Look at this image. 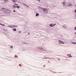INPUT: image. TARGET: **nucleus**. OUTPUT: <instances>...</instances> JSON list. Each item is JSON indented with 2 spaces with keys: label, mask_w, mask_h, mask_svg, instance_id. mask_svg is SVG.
Here are the masks:
<instances>
[{
  "label": "nucleus",
  "mask_w": 76,
  "mask_h": 76,
  "mask_svg": "<svg viewBox=\"0 0 76 76\" xmlns=\"http://www.w3.org/2000/svg\"><path fill=\"white\" fill-rule=\"evenodd\" d=\"M15 57H16V58H17L18 57V56L16 55H15Z\"/></svg>",
  "instance_id": "nucleus-18"
},
{
  "label": "nucleus",
  "mask_w": 76,
  "mask_h": 76,
  "mask_svg": "<svg viewBox=\"0 0 76 76\" xmlns=\"http://www.w3.org/2000/svg\"><path fill=\"white\" fill-rule=\"evenodd\" d=\"M13 27L12 26H10V28H12Z\"/></svg>",
  "instance_id": "nucleus-16"
},
{
  "label": "nucleus",
  "mask_w": 76,
  "mask_h": 76,
  "mask_svg": "<svg viewBox=\"0 0 76 76\" xmlns=\"http://www.w3.org/2000/svg\"><path fill=\"white\" fill-rule=\"evenodd\" d=\"M67 56H69V57H72V55H71V54H68L67 55Z\"/></svg>",
  "instance_id": "nucleus-1"
},
{
  "label": "nucleus",
  "mask_w": 76,
  "mask_h": 76,
  "mask_svg": "<svg viewBox=\"0 0 76 76\" xmlns=\"http://www.w3.org/2000/svg\"><path fill=\"white\" fill-rule=\"evenodd\" d=\"M13 12H16L15 11V10H13Z\"/></svg>",
  "instance_id": "nucleus-23"
},
{
  "label": "nucleus",
  "mask_w": 76,
  "mask_h": 76,
  "mask_svg": "<svg viewBox=\"0 0 76 76\" xmlns=\"http://www.w3.org/2000/svg\"><path fill=\"white\" fill-rule=\"evenodd\" d=\"M0 25H1V26L3 25V26H5V25L4 24H0Z\"/></svg>",
  "instance_id": "nucleus-14"
},
{
  "label": "nucleus",
  "mask_w": 76,
  "mask_h": 76,
  "mask_svg": "<svg viewBox=\"0 0 76 76\" xmlns=\"http://www.w3.org/2000/svg\"><path fill=\"white\" fill-rule=\"evenodd\" d=\"M9 10H6V12H7V11H9Z\"/></svg>",
  "instance_id": "nucleus-20"
},
{
  "label": "nucleus",
  "mask_w": 76,
  "mask_h": 76,
  "mask_svg": "<svg viewBox=\"0 0 76 76\" xmlns=\"http://www.w3.org/2000/svg\"><path fill=\"white\" fill-rule=\"evenodd\" d=\"M39 14L37 13L36 14V16H39Z\"/></svg>",
  "instance_id": "nucleus-2"
},
{
  "label": "nucleus",
  "mask_w": 76,
  "mask_h": 76,
  "mask_svg": "<svg viewBox=\"0 0 76 76\" xmlns=\"http://www.w3.org/2000/svg\"><path fill=\"white\" fill-rule=\"evenodd\" d=\"M24 4V5H25V6H26V5H25V4Z\"/></svg>",
  "instance_id": "nucleus-31"
},
{
  "label": "nucleus",
  "mask_w": 76,
  "mask_h": 76,
  "mask_svg": "<svg viewBox=\"0 0 76 76\" xmlns=\"http://www.w3.org/2000/svg\"><path fill=\"white\" fill-rule=\"evenodd\" d=\"M44 67H45V65H44Z\"/></svg>",
  "instance_id": "nucleus-32"
},
{
  "label": "nucleus",
  "mask_w": 76,
  "mask_h": 76,
  "mask_svg": "<svg viewBox=\"0 0 76 76\" xmlns=\"http://www.w3.org/2000/svg\"><path fill=\"white\" fill-rule=\"evenodd\" d=\"M74 29H75V30H76V27H75V28H74Z\"/></svg>",
  "instance_id": "nucleus-22"
},
{
  "label": "nucleus",
  "mask_w": 76,
  "mask_h": 76,
  "mask_svg": "<svg viewBox=\"0 0 76 76\" xmlns=\"http://www.w3.org/2000/svg\"><path fill=\"white\" fill-rule=\"evenodd\" d=\"M13 28H15L16 27H17V26L16 25H14V26H13Z\"/></svg>",
  "instance_id": "nucleus-8"
},
{
  "label": "nucleus",
  "mask_w": 76,
  "mask_h": 76,
  "mask_svg": "<svg viewBox=\"0 0 76 76\" xmlns=\"http://www.w3.org/2000/svg\"><path fill=\"white\" fill-rule=\"evenodd\" d=\"M56 25V24L55 23L53 25V26H55Z\"/></svg>",
  "instance_id": "nucleus-13"
},
{
  "label": "nucleus",
  "mask_w": 76,
  "mask_h": 76,
  "mask_svg": "<svg viewBox=\"0 0 76 76\" xmlns=\"http://www.w3.org/2000/svg\"><path fill=\"white\" fill-rule=\"evenodd\" d=\"M26 6L27 7H28V5H26Z\"/></svg>",
  "instance_id": "nucleus-21"
},
{
  "label": "nucleus",
  "mask_w": 76,
  "mask_h": 76,
  "mask_svg": "<svg viewBox=\"0 0 76 76\" xmlns=\"http://www.w3.org/2000/svg\"><path fill=\"white\" fill-rule=\"evenodd\" d=\"M5 9V8H2L1 9V11H2V10H4Z\"/></svg>",
  "instance_id": "nucleus-3"
},
{
  "label": "nucleus",
  "mask_w": 76,
  "mask_h": 76,
  "mask_svg": "<svg viewBox=\"0 0 76 76\" xmlns=\"http://www.w3.org/2000/svg\"><path fill=\"white\" fill-rule=\"evenodd\" d=\"M17 8V6H15V8Z\"/></svg>",
  "instance_id": "nucleus-25"
},
{
  "label": "nucleus",
  "mask_w": 76,
  "mask_h": 76,
  "mask_svg": "<svg viewBox=\"0 0 76 76\" xmlns=\"http://www.w3.org/2000/svg\"><path fill=\"white\" fill-rule=\"evenodd\" d=\"M42 10H43V11H45V10H46V9H42Z\"/></svg>",
  "instance_id": "nucleus-9"
},
{
  "label": "nucleus",
  "mask_w": 76,
  "mask_h": 76,
  "mask_svg": "<svg viewBox=\"0 0 76 76\" xmlns=\"http://www.w3.org/2000/svg\"><path fill=\"white\" fill-rule=\"evenodd\" d=\"M74 44H76V42L74 43Z\"/></svg>",
  "instance_id": "nucleus-29"
},
{
  "label": "nucleus",
  "mask_w": 76,
  "mask_h": 76,
  "mask_svg": "<svg viewBox=\"0 0 76 76\" xmlns=\"http://www.w3.org/2000/svg\"><path fill=\"white\" fill-rule=\"evenodd\" d=\"M13 30L14 31H16V29L14 28V29H13Z\"/></svg>",
  "instance_id": "nucleus-7"
},
{
  "label": "nucleus",
  "mask_w": 76,
  "mask_h": 76,
  "mask_svg": "<svg viewBox=\"0 0 76 76\" xmlns=\"http://www.w3.org/2000/svg\"><path fill=\"white\" fill-rule=\"evenodd\" d=\"M75 34H76V32L75 33Z\"/></svg>",
  "instance_id": "nucleus-33"
},
{
  "label": "nucleus",
  "mask_w": 76,
  "mask_h": 76,
  "mask_svg": "<svg viewBox=\"0 0 76 76\" xmlns=\"http://www.w3.org/2000/svg\"><path fill=\"white\" fill-rule=\"evenodd\" d=\"M65 3L64 2L63 3V4L64 6H65Z\"/></svg>",
  "instance_id": "nucleus-11"
},
{
  "label": "nucleus",
  "mask_w": 76,
  "mask_h": 76,
  "mask_svg": "<svg viewBox=\"0 0 76 76\" xmlns=\"http://www.w3.org/2000/svg\"><path fill=\"white\" fill-rule=\"evenodd\" d=\"M19 7H20V6H17V8H18V9H19Z\"/></svg>",
  "instance_id": "nucleus-12"
},
{
  "label": "nucleus",
  "mask_w": 76,
  "mask_h": 76,
  "mask_svg": "<svg viewBox=\"0 0 76 76\" xmlns=\"http://www.w3.org/2000/svg\"><path fill=\"white\" fill-rule=\"evenodd\" d=\"M4 1L5 2H9L8 0H4Z\"/></svg>",
  "instance_id": "nucleus-6"
},
{
  "label": "nucleus",
  "mask_w": 76,
  "mask_h": 76,
  "mask_svg": "<svg viewBox=\"0 0 76 76\" xmlns=\"http://www.w3.org/2000/svg\"><path fill=\"white\" fill-rule=\"evenodd\" d=\"M13 1V2L14 3H15V1H15V0H13V1Z\"/></svg>",
  "instance_id": "nucleus-10"
},
{
  "label": "nucleus",
  "mask_w": 76,
  "mask_h": 76,
  "mask_svg": "<svg viewBox=\"0 0 76 76\" xmlns=\"http://www.w3.org/2000/svg\"><path fill=\"white\" fill-rule=\"evenodd\" d=\"M11 47V48H13V46H12Z\"/></svg>",
  "instance_id": "nucleus-26"
},
{
  "label": "nucleus",
  "mask_w": 76,
  "mask_h": 76,
  "mask_svg": "<svg viewBox=\"0 0 76 76\" xmlns=\"http://www.w3.org/2000/svg\"><path fill=\"white\" fill-rule=\"evenodd\" d=\"M53 24H50V26H51V27H53Z\"/></svg>",
  "instance_id": "nucleus-4"
},
{
  "label": "nucleus",
  "mask_w": 76,
  "mask_h": 76,
  "mask_svg": "<svg viewBox=\"0 0 76 76\" xmlns=\"http://www.w3.org/2000/svg\"><path fill=\"white\" fill-rule=\"evenodd\" d=\"M19 33H20V31H19Z\"/></svg>",
  "instance_id": "nucleus-34"
},
{
  "label": "nucleus",
  "mask_w": 76,
  "mask_h": 76,
  "mask_svg": "<svg viewBox=\"0 0 76 76\" xmlns=\"http://www.w3.org/2000/svg\"><path fill=\"white\" fill-rule=\"evenodd\" d=\"M12 7L13 8H15V5H13Z\"/></svg>",
  "instance_id": "nucleus-15"
},
{
  "label": "nucleus",
  "mask_w": 76,
  "mask_h": 76,
  "mask_svg": "<svg viewBox=\"0 0 76 76\" xmlns=\"http://www.w3.org/2000/svg\"><path fill=\"white\" fill-rule=\"evenodd\" d=\"M19 66H22V65H21V64H19Z\"/></svg>",
  "instance_id": "nucleus-19"
},
{
  "label": "nucleus",
  "mask_w": 76,
  "mask_h": 76,
  "mask_svg": "<svg viewBox=\"0 0 76 76\" xmlns=\"http://www.w3.org/2000/svg\"><path fill=\"white\" fill-rule=\"evenodd\" d=\"M15 5H16V6H17V5H18V4H16L15 3Z\"/></svg>",
  "instance_id": "nucleus-27"
},
{
  "label": "nucleus",
  "mask_w": 76,
  "mask_h": 76,
  "mask_svg": "<svg viewBox=\"0 0 76 76\" xmlns=\"http://www.w3.org/2000/svg\"><path fill=\"white\" fill-rule=\"evenodd\" d=\"M64 44L65 43L64 42H62V41H61V43H60L59 44Z\"/></svg>",
  "instance_id": "nucleus-5"
},
{
  "label": "nucleus",
  "mask_w": 76,
  "mask_h": 76,
  "mask_svg": "<svg viewBox=\"0 0 76 76\" xmlns=\"http://www.w3.org/2000/svg\"><path fill=\"white\" fill-rule=\"evenodd\" d=\"M75 12L76 13V10H75Z\"/></svg>",
  "instance_id": "nucleus-24"
},
{
  "label": "nucleus",
  "mask_w": 76,
  "mask_h": 76,
  "mask_svg": "<svg viewBox=\"0 0 76 76\" xmlns=\"http://www.w3.org/2000/svg\"><path fill=\"white\" fill-rule=\"evenodd\" d=\"M58 42H60V43H61V41H60V40H59L58 41Z\"/></svg>",
  "instance_id": "nucleus-17"
},
{
  "label": "nucleus",
  "mask_w": 76,
  "mask_h": 76,
  "mask_svg": "<svg viewBox=\"0 0 76 76\" xmlns=\"http://www.w3.org/2000/svg\"><path fill=\"white\" fill-rule=\"evenodd\" d=\"M28 35H30V34L29 33H28Z\"/></svg>",
  "instance_id": "nucleus-30"
},
{
  "label": "nucleus",
  "mask_w": 76,
  "mask_h": 76,
  "mask_svg": "<svg viewBox=\"0 0 76 76\" xmlns=\"http://www.w3.org/2000/svg\"><path fill=\"white\" fill-rule=\"evenodd\" d=\"M39 1H40V0H37Z\"/></svg>",
  "instance_id": "nucleus-28"
}]
</instances>
